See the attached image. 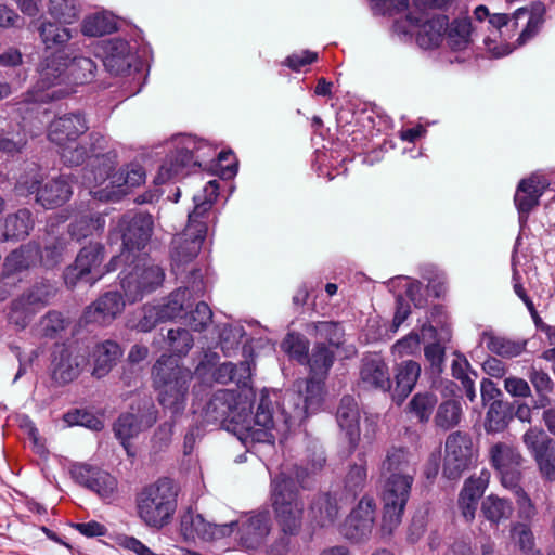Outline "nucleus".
Here are the masks:
<instances>
[{
    "label": "nucleus",
    "mask_w": 555,
    "mask_h": 555,
    "mask_svg": "<svg viewBox=\"0 0 555 555\" xmlns=\"http://www.w3.org/2000/svg\"><path fill=\"white\" fill-rule=\"evenodd\" d=\"M447 16L437 15L426 21L418 30L416 40L420 47L433 49L446 37Z\"/></svg>",
    "instance_id": "obj_37"
},
{
    "label": "nucleus",
    "mask_w": 555,
    "mask_h": 555,
    "mask_svg": "<svg viewBox=\"0 0 555 555\" xmlns=\"http://www.w3.org/2000/svg\"><path fill=\"white\" fill-rule=\"evenodd\" d=\"M153 232V219L149 214H125L113 227L109 240H121V251L109 261L108 271H115L121 262L131 263L138 257L134 253L142 250L149 243Z\"/></svg>",
    "instance_id": "obj_9"
},
{
    "label": "nucleus",
    "mask_w": 555,
    "mask_h": 555,
    "mask_svg": "<svg viewBox=\"0 0 555 555\" xmlns=\"http://www.w3.org/2000/svg\"><path fill=\"white\" fill-rule=\"evenodd\" d=\"M413 459V454H411L406 449H390L382 465L383 472L389 474L385 487H387L391 481H408L410 493L416 472Z\"/></svg>",
    "instance_id": "obj_22"
},
{
    "label": "nucleus",
    "mask_w": 555,
    "mask_h": 555,
    "mask_svg": "<svg viewBox=\"0 0 555 555\" xmlns=\"http://www.w3.org/2000/svg\"><path fill=\"white\" fill-rule=\"evenodd\" d=\"M122 354L124 350L114 340L107 339L95 344L90 353L93 363L91 375L98 379L105 377Z\"/></svg>",
    "instance_id": "obj_26"
},
{
    "label": "nucleus",
    "mask_w": 555,
    "mask_h": 555,
    "mask_svg": "<svg viewBox=\"0 0 555 555\" xmlns=\"http://www.w3.org/2000/svg\"><path fill=\"white\" fill-rule=\"evenodd\" d=\"M69 473L75 482L96 493L101 499H111L117 491V479L99 466L74 463Z\"/></svg>",
    "instance_id": "obj_16"
},
{
    "label": "nucleus",
    "mask_w": 555,
    "mask_h": 555,
    "mask_svg": "<svg viewBox=\"0 0 555 555\" xmlns=\"http://www.w3.org/2000/svg\"><path fill=\"white\" fill-rule=\"evenodd\" d=\"M474 28L468 16H460L446 26V41L453 51H464L473 43Z\"/></svg>",
    "instance_id": "obj_33"
},
{
    "label": "nucleus",
    "mask_w": 555,
    "mask_h": 555,
    "mask_svg": "<svg viewBox=\"0 0 555 555\" xmlns=\"http://www.w3.org/2000/svg\"><path fill=\"white\" fill-rule=\"evenodd\" d=\"M375 512L374 499L364 495L346 518L341 530L343 534L354 542L369 539L375 522Z\"/></svg>",
    "instance_id": "obj_17"
},
{
    "label": "nucleus",
    "mask_w": 555,
    "mask_h": 555,
    "mask_svg": "<svg viewBox=\"0 0 555 555\" xmlns=\"http://www.w3.org/2000/svg\"><path fill=\"white\" fill-rule=\"evenodd\" d=\"M478 451L469 434L451 433L446 439L442 474L450 480L459 479L477 461Z\"/></svg>",
    "instance_id": "obj_13"
},
{
    "label": "nucleus",
    "mask_w": 555,
    "mask_h": 555,
    "mask_svg": "<svg viewBox=\"0 0 555 555\" xmlns=\"http://www.w3.org/2000/svg\"><path fill=\"white\" fill-rule=\"evenodd\" d=\"M37 312L24 300L21 296L14 299L11 304L8 320L17 328H25Z\"/></svg>",
    "instance_id": "obj_52"
},
{
    "label": "nucleus",
    "mask_w": 555,
    "mask_h": 555,
    "mask_svg": "<svg viewBox=\"0 0 555 555\" xmlns=\"http://www.w3.org/2000/svg\"><path fill=\"white\" fill-rule=\"evenodd\" d=\"M60 24L61 23L52 22L47 18H39L35 23L39 38L47 51L55 50L54 53H59L60 51L68 52V49L65 47L73 38L72 30Z\"/></svg>",
    "instance_id": "obj_28"
},
{
    "label": "nucleus",
    "mask_w": 555,
    "mask_h": 555,
    "mask_svg": "<svg viewBox=\"0 0 555 555\" xmlns=\"http://www.w3.org/2000/svg\"><path fill=\"white\" fill-rule=\"evenodd\" d=\"M114 18L104 13H98L85 18L82 33L91 37H100L116 30Z\"/></svg>",
    "instance_id": "obj_49"
},
{
    "label": "nucleus",
    "mask_w": 555,
    "mask_h": 555,
    "mask_svg": "<svg viewBox=\"0 0 555 555\" xmlns=\"http://www.w3.org/2000/svg\"><path fill=\"white\" fill-rule=\"evenodd\" d=\"M125 309V300L118 292H107L88 306L82 314L85 323L111 324Z\"/></svg>",
    "instance_id": "obj_19"
},
{
    "label": "nucleus",
    "mask_w": 555,
    "mask_h": 555,
    "mask_svg": "<svg viewBox=\"0 0 555 555\" xmlns=\"http://www.w3.org/2000/svg\"><path fill=\"white\" fill-rule=\"evenodd\" d=\"M338 509L336 499L328 493L317 495L310 506L313 520L321 527L333 525L338 516Z\"/></svg>",
    "instance_id": "obj_38"
},
{
    "label": "nucleus",
    "mask_w": 555,
    "mask_h": 555,
    "mask_svg": "<svg viewBox=\"0 0 555 555\" xmlns=\"http://www.w3.org/2000/svg\"><path fill=\"white\" fill-rule=\"evenodd\" d=\"M243 326L224 324L219 332V344L224 356L230 357L235 351L244 335Z\"/></svg>",
    "instance_id": "obj_54"
},
{
    "label": "nucleus",
    "mask_w": 555,
    "mask_h": 555,
    "mask_svg": "<svg viewBox=\"0 0 555 555\" xmlns=\"http://www.w3.org/2000/svg\"><path fill=\"white\" fill-rule=\"evenodd\" d=\"M304 470H297L295 478L282 472L272 480L271 500L278 532L266 543L269 555H286L293 539L301 531L305 503L296 490L295 479L302 482Z\"/></svg>",
    "instance_id": "obj_2"
},
{
    "label": "nucleus",
    "mask_w": 555,
    "mask_h": 555,
    "mask_svg": "<svg viewBox=\"0 0 555 555\" xmlns=\"http://www.w3.org/2000/svg\"><path fill=\"white\" fill-rule=\"evenodd\" d=\"M212 312L209 306L201 301L196 305L186 318V324L196 332L204 331L211 322Z\"/></svg>",
    "instance_id": "obj_58"
},
{
    "label": "nucleus",
    "mask_w": 555,
    "mask_h": 555,
    "mask_svg": "<svg viewBox=\"0 0 555 555\" xmlns=\"http://www.w3.org/2000/svg\"><path fill=\"white\" fill-rule=\"evenodd\" d=\"M421 374V365L412 360L402 361L397 366L396 388L392 398L401 403L413 390Z\"/></svg>",
    "instance_id": "obj_34"
},
{
    "label": "nucleus",
    "mask_w": 555,
    "mask_h": 555,
    "mask_svg": "<svg viewBox=\"0 0 555 555\" xmlns=\"http://www.w3.org/2000/svg\"><path fill=\"white\" fill-rule=\"evenodd\" d=\"M176 509L177 491L168 478L144 486L135 495L137 516L147 528L160 530L168 526Z\"/></svg>",
    "instance_id": "obj_8"
},
{
    "label": "nucleus",
    "mask_w": 555,
    "mask_h": 555,
    "mask_svg": "<svg viewBox=\"0 0 555 555\" xmlns=\"http://www.w3.org/2000/svg\"><path fill=\"white\" fill-rule=\"evenodd\" d=\"M228 527L229 525L217 526L211 524L191 508L182 514L180 520V531L186 541H195L196 539L210 541L216 538L218 532L223 534V529Z\"/></svg>",
    "instance_id": "obj_25"
},
{
    "label": "nucleus",
    "mask_w": 555,
    "mask_h": 555,
    "mask_svg": "<svg viewBox=\"0 0 555 555\" xmlns=\"http://www.w3.org/2000/svg\"><path fill=\"white\" fill-rule=\"evenodd\" d=\"M521 465H515V467H506L499 469L501 477V483L504 488L511 490L513 493H517L518 490H524L520 487L521 480Z\"/></svg>",
    "instance_id": "obj_64"
},
{
    "label": "nucleus",
    "mask_w": 555,
    "mask_h": 555,
    "mask_svg": "<svg viewBox=\"0 0 555 555\" xmlns=\"http://www.w3.org/2000/svg\"><path fill=\"white\" fill-rule=\"evenodd\" d=\"M95 70L96 64L90 57H70L67 51L51 53L40 64L33 98L36 102L62 99L74 92V86L91 81Z\"/></svg>",
    "instance_id": "obj_3"
},
{
    "label": "nucleus",
    "mask_w": 555,
    "mask_h": 555,
    "mask_svg": "<svg viewBox=\"0 0 555 555\" xmlns=\"http://www.w3.org/2000/svg\"><path fill=\"white\" fill-rule=\"evenodd\" d=\"M116 154L106 153L95 155L91 160V167L83 169L82 184L90 189L89 193L100 199H112L114 191L108 188H118V193H125L122 186L134 188L145 180V171L140 165H129L120 172L114 173L116 167Z\"/></svg>",
    "instance_id": "obj_6"
},
{
    "label": "nucleus",
    "mask_w": 555,
    "mask_h": 555,
    "mask_svg": "<svg viewBox=\"0 0 555 555\" xmlns=\"http://www.w3.org/2000/svg\"><path fill=\"white\" fill-rule=\"evenodd\" d=\"M522 440L534 459L541 454H545V452L550 450V444L552 442L545 431L538 428H530L527 430Z\"/></svg>",
    "instance_id": "obj_55"
},
{
    "label": "nucleus",
    "mask_w": 555,
    "mask_h": 555,
    "mask_svg": "<svg viewBox=\"0 0 555 555\" xmlns=\"http://www.w3.org/2000/svg\"><path fill=\"white\" fill-rule=\"evenodd\" d=\"M193 375L171 356H162L153 366V380L159 404L171 416L180 415L186 405Z\"/></svg>",
    "instance_id": "obj_7"
},
{
    "label": "nucleus",
    "mask_w": 555,
    "mask_h": 555,
    "mask_svg": "<svg viewBox=\"0 0 555 555\" xmlns=\"http://www.w3.org/2000/svg\"><path fill=\"white\" fill-rule=\"evenodd\" d=\"M40 178L37 172L22 176L16 184L20 194L36 193V201L44 208H54L65 204L73 194L72 176L61 175L39 186Z\"/></svg>",
    "instance_id": "obj_12"
},
{
    "label": "nucleus",
    "mask_w": 555,
    "mask_h": 555,
    "mask_svg": "<svg viewBox=\"0 0 555 555\" xmlns=\"http://www.w3.org/2000/svg\"><path fill=\"white\" fill-rule=\"evenodd\" d=\"M409 498L408 481H391L384 488V514L380 526L383 535L390 537L400 526Z\"/></svg>",
    "instance_id": "obj_15"
},
{
    "label": "nucleus",
    "mask_w": 555,
    "mask_h": 555,
    "mask_svg": "<svg viewBox=\"0 0 555 555\" xmlns=\"http://www.w3.org/2000/svg\"><path fill=\"white\" fill-rule=\"evenodd\" d=\"M271 531V518L268 512L250 516L242 528V541L248 548H257L266 543Z\"/></svg>",
    "instance_id": "obj_30"
},
{
    "label": "nucleus",
    "mask_w": 555,
    "mask_h": 555,
    "mask_svg": "<svg viewBox=\"0 0 555 555\" xmlns=\"http://www.w3.org/2000/svg\"><path fill=\"white\" fill-rule=\"evenodd\" d=\"M282 349L292 359L298 361L300 364H306L309 343L304 336L295 333L288 334L282 343Z\"/></svg>",
    "instance_id": "obj_53"
},
{
    "label": "nucleus",
    "mask_w": 555,
    "mask_h": 555,
    "mask_svg": "<svg viewBox=\"0 0 555 555\" xmlns=\"http://www.w3.org/2000/svg\"><path fill=\"white\" fill-rule=\"evenodd\" d=\"M212 376L217 383H235L238 387L245 388L251 380V366L248 361L238 364L224 362L215 370Z\"/></svg>",
    "instance_id": "obj_35"
},
{
    "label": "nucleus",
    "mask_w": 555,
    "mask_h": 555,
    "mask_svg": "<svg viewBox=\"0 0 555 555\" xmlns=\"http://www.w3.org/2000/svg\"><path fill=\"white\" fill-rule=\"evenodd\" d=\"M38 261L39 246L35 243H29L12 251L3 263V283L9 284L7 280H9L11 275L36 266Z\"/></svg>",
    "instance_id": "obj_31"
},
{
    "label": "nucleus",
    "mask_w": 555,
    "mask_h": 555,
    "mask_svg": "<svg viewBox=\"0 0 555 555\" xmlns=\"http://www.w3.org/2000/svg\"><path fill=\"white\" fill-rule=\"evenodd\" d=\"M513 511L514 507L509 500L495 494L486 496L481 502L483 517L493 525H499L501 521L508 519Z\"/></svg>",
    "instance_id": "obj_40"
},
{
    "label": "nucleus",
    "mask_w": 555,
    "mask_h": 555,
    "mask_svg": "<svg viewBox=\"0 0 555 555\" xmlns=\"http://www.w3.org/2000/svg\"><path fill=\"white\" fill-rule=\"evenodd\" d=\"M162 312H159V309L157 306L152 305H145L142 308V317L139 319L137 328L140 332H150L152 328H154L158 323L164 322Z\"/></svg>",
    "instance_id": "obj_63"
},
{
    "label": "nucleus",
    "mask_w": 555,
    "mask_h": 555,
    "mask_svg": "<svg viewBox=\"0 0 555 555\" xmlns=\"http://www.w3.org/2000/svg\"><path fill=\"white\" fill-rule=\"evenodd\" d=\"M49 14L59 23L70 25L79 18L77 0H49Z\"/></svg>",
    "instance_id": "obj_46"
},
{
    "label": "nucleus",
    "mask_w": 555,
    "mask_h": 555,
    "mask_svg": "<svg viewBox=\"0 0 555 555\" xmlns=\"http://www.w3.org/2000/svg\"><path fill=\"white\" fill-rule=\"evenodd\" d=\"M61 149V157L64 164L69 166H79L88 157V153L85 146L75 143L65 145H57Z\"/></svg>",
    "instance_id": "obj_60"
},
{
    "label": "nucleus",
    "mask_w": 555,
    "mask_h": 555,
    "mask_svg": "<svg viewBox=\"0 0 555 555\" xmlns=\"http://www.w3.org/2000/svg\"><path fill=\"white\" fill-rule=\"evenodd\" d=\"M489 480L490 473L486 469L465 480L457 499V507L465 521L472 522L475 519L479 499L483 495Z\"/></svg>",
    "instance_id": "obj_21"
},
{
    "label": "nucleus",
    "mask_w": 555,
    "mask_h": 555,
    "mask_svg": "<svg viewBox=\"0 0 555 555\" xmlns=\"http://www.w3.org/2000/svg\"><path fill=\"white\" fill-rule=\"evenodd\" d=\"M104 259V246L100 243H91L85 246L77 255L74 264L64 272L65 284L73 288L79 281L90 285L98 282L105 273L109 272V263L102 268Z\"/></svg>",
    "instance_id": "obj_14"
},
{
    "label": "nucleus",
    "mask_w": 555,
    "mask_h": 555,
    "mask_svg": "<svg viewBox=\"0 0 555 555\" xmlns=\"http://www.w3.org/2000/svg\"><path fill=\"white\" fill-rule=\"evenodd\" d=\"M85 364V358L73 356L63 348L56 353L52 361V379L59 385H66L77 378Z\"/></svg>",
    "instance_id": "obj_29"
},
{
    "label": "nucleus",
    "mask_w": 555,
    "mask_h": 555,
    "mask_svg": "<svg viewBox=\"0 0 555 555\" xmlns=\"http://www.w3.org/2000/svg\"><path fill=\"white\" fill-rule=\"evenodd\" d=\"M55 292L56 289L52 284L41 282L23 293L21 298L38 312L49 304L50 299L55 295Z\"/></svg>",
    "instance_id": "obj_47"
},
{
    "label": "nucleus",
    "mask_w": 555,
    "mask_h": 555,
    "mask_svg": "<svg viewBox=\"0 0 555 555\" xmlns=\"http://www.w3.org/2000/svg\"><path fill=\"white\" fill-rule=\"evenodd\" d=\"M310 327L319 338L327 340L331 346L338 347L343 341L344 330L338 323L322 321L312 323Z\"/></svg>",
    "instance_id": "obj_56"
},
{
    "label": "nucleus",
    "mask_w": 555,
    "mask_h": 555,
    "mask_svg": "<svg viewBox=\"0 0 555 555\" xmlns=\"http://www.w3.org/2000/svg\"><path fill=\"white\" fill-rule=\"evenodd\" d=\"M104 228L105 218L102 215H82L70 223L69 234L73 238L80 241L103 232Z\"/></svg>",
    "instance_id": "obj_43"
},
{
    "label": "nucleus",
    "mask_w": 555,
    "mask_h": 555,
    "mask_svg": "<svg viewBox=\"0 0 555 555\" xmlns=\"http://www.w3.org/2000/svg\"><path fill=\"white\" fill-rule=\"evenodd\" d=\"M219 183L211 180L204 186L203 195H194V209L189 214V223L183 234H178L171 243V267L178 276L184 272V267L199 253L206 236L207 225L201 219L210 210L218 196Z\"/></svg>",
    "instance_id": "obj_5"
},
{
    "label": "nucleus",
    "mask_w": 555,
    "mask_h": 555,
    "mask_svg": "<svg viewBox=\"0 0 555 555\" xmlns=\"http://www.w3.org/2000/svg\"><path fill=\"white\" fill-rule=\"evenodd\" d=\"M462 417V404L459 400L450 399L437 408L434 422L441 429H450L459 425Z\"/></svg>",
    "instance_id": "obj_44"
},
{
    "label": "nucleus",
    "mask_w": 555,
    "mask_h": 555,
    "mask_svg": "<svg viewBox=\"0 0 555 555\" xmlns=\"http://www.w3.org/2000/svg\"><path fill=\"white\" fill-rule=\"evenodd\" d=\"M157 420L156 411L153 406L140 414L126 413L118 417L114 425V433L120 440L125 449L128 448V441L138 436L142 430L152 427Z\"/></svg>",
    "instance_id": "obj_24"
},
{
    "label": "nucleus",
    "mask_w": 555,
    "mask_h": 555,
    "mask_svg": "<svg viewBox=\"0 0 555 555\" xmlns=\"http://www.w3.org/2000/svg\"><path fill=\"white\" fill-rule=\"evenodd\" d=\"M437 402V396L431 392L416 393L409 402V410L418 422L427 423Z\"/></svg>",
    "instance_id": "obj_48"
},
{
    "label": "nucleus",
    "mask_w": 555,
    "mask_h": 555,
    "mask_svg": "<svg viewBox=\"0 0 555 555\" xmlns=\"http://www.w3.org/2000/svg\"><path fill=\"white\" fill-rule=\"evenodd\" d=\"M215 156V150L206 141L192 135H182L173 141V150L166 156L155 178L165 183L178 176L189 173L193 167H201Z\"/></svg>",
    "instance_id": "obj_10"
},
{
    "label": "nucleus",
    "mask_w": 555,
    "mask_h": 555,
    "mask_svg": "<svg viewBox=\"0 0 555 555\" xmlns=\"http://www.w3.org/2000/svg\"><path fill=\"white\" fill-rule=\"evenodd\" d=\"M481 343L486 345L489 351L504 358H513L519 356L526 344L516 341L504 336H499L492 332H483L481 334Z\"/></svg>",
    "instance_id": "obj_39"
},
{
    "label": "nucleus",
    "mask_w": 555,
    "mask_h": 555,
    "mask_svg": "<svg viewBox=\"0 0 555 555\" xmlns=\"http://www.w3.org/2000/svg\"><path fill=\"white\" fill-rule=\"evenodd\" d=\"M88 129L89 125L83 114H65L50 124L48 138L56 145H65L75 143Z\"/></svg>",
    "instance_id": "obj_18"
},
{
    "label": "nucleus",
    "mask_w": 555,
    "mask_h": 555,
    "mask_svg": "<svg viewBox=\"0 0 555 555\" xmlns=\"http://www.w3.org/2000/svg\"><path fill=\"white\" fill-rule=\"evenodd\" d=\"M274 403L267 390H262L256 413L250 415V403L242 399L234 390L216 391L204 408L207 423H220L232 431L246 447L249 443H272L276 435H284L289 429L286 409L276 413Z\"/></svg>",
    "instance_id": "obj_1"
},
{
    "label": "nucleus",
    "mask_w": 555,
    "mask_h": 555,
    "mask_svg": "<svg viewBox=\"0 0 555 555\" xmlns=\"http://www.w3.org/2000/svg\"><path fill=\"white\" fill-rule=\"evenodd\" d=\"M34 228V219L30 210L23 208L5 217L0 225V240H24Z\"/></svg>",
    "instance_id": "obj_32"
},
{
    "label": "nucleus",
    "mask_w": 555,
    "mask_h": 555,
    "mask_svg": "<svg viewBox=\"0 0 555 555\" xmlns=\"http://www.w3.org/2000/svg\"><path fill=\"white\" fill-rule=\"evenodd\" d=\"M359 374L360 385L364 389H376L386 392L391 388L389 367L378 353L363 357Z\"/></svg>",
    "instance_id": "obj_20"
},
{
    "label": "nucleus",
    "mask_w": 555,
    "mask_h": 555,
    "mask_svg": "<svg viewBox=\"0 0 555 555\" xmlns=\"http://www.w3.org/2000/svg\"><path fill=\"white\" fill-rule=\"evenodd\" d=\"M191 291L188 287H179L172 292L167 301L157 305L159 312H162L163 321L173 320L181 317L185 309L190 306Z\"/></svg>",
    "instance_id": "obj_42"
},
{
    "label": "nucleus",
    "mask_w": 555,
    "mask_h": 555,
    "mask_svg": "<svg viewBox=\"0 0 555 555\" xmlns=\"http://www.w3.org/2000/svg\"><path fill=\"white\" fill-rule=\"evenodd\" d=\"M511 420L509 408L501 400H494L486 414L485 430L488 434L503 431Z\"/></svg>",
    "instance_id": "obj_45"
},
{
    "label": "nucleus",
    "mask_w": 555,
    "mask_h": 555,
    "mask_svg": "<svg viewBox=\"0 0 555 555\" xmlns=\"http://www.w3.org/2000/svg\"><path fill=\"white\" fill-rule=\"evenodd\" d=\"M166 341L170 351L178 356H185L193 347V337L185 328H170L167 332Z\"/></svg>",
    "instance_id": "obj_51"
},
{
    "label": "nucleus",
    "mask_w": 555,
    "mask_h": 555,
    "mask_svg": "<svg viewBox=\"0 0 555 555\" xmlns=\"http://www.w3.org/2000/svg\"><path fill=\"white\" fill-rule=\"evenodd\" d=\"M334 358V351L324 343L315 344L306 361L310 367L311 377L306 382H297L295 384L297 390H289L284 395L283 408L286 409V404L289 406V411L286 410L289 424L307 417L319 409L323 395L322 379L332 367Z\"/></svg>",
    "instance_id": "obj_4"
},
{
    "label": "nucleus",
    "mask_w": 555,
    "mask_h": 555,
    "mask_svg": "<svg viewBox=\"0 0 555 555\" xmlns=\"http://www.w3.org/2000/svg\"><path fill=\"white\" fill-rule=\"evenodd\" d=\"M546 188V180L538 175H532L519 182L514 202L519 212L520 222H525L529 212L539 205L540 197Z\"/></svg>",
    "instance_id": "obj_23"
},
{
    "label": "nucleus",
    "mask_w": 555,
    "mask_h": 555,
    "mask_svg": "<svg viewBox=\"0 0 555 555\" xmlns=\"http://www.w3.org/2000/svg\"><path fill=\"white\" fill-rule=\"evenodd\" d=\"M512 535L524 554L537 551L533 533L527 525L516 524L512 529Z\"/></svg>",
    "instance_id": "obj_61"
},
{
    "label": "nucleus",
    "mask_w": 555,
    "mask_h": 555,
    "mask_svg": "<svg viewBox=\"0 0 555 555\" xmlns=\"http://www.w3.org/2000/svg\"><path fill=\"white\" fill-rule=\"evenodd\" d=\"M66 244L62 240H56L47 245L43 251L39 250V263L48 269H52L63 261Z\"/></svg>",
    "instance_id": "obj_57"
},
{
    "label": "nucleus",
    "mask_w": 555,
    "mask_h": 555,
    "mask_svg": "<svg viewBox=\"0 0 555 555\" xmlns=\"http://www.w3.org/2000/svg\"><path fill=\"white\" fill-rule=\"evenodd\" d=\"M103 65L113 74H119L129 67L127 60L129 46L121 39L108 40L104 46Z\"/></svg>",
    "instance_id": "obj_36"
},
{
    "label": "nucleus",
    "mask_w": 555,
    "mask_h": 555,
    "mask_svg": "<svg viewBox=\"0 0 555 555\" xmlns=\"http://www.w3.org/2000/svg\"><path fill=\"white\" fill-rule=\"evenodd\" d=\"M127 268L120 272V285L124 289L126 299L133 304L144 296L159 287L165 279V273L162 267L139 259L131 263V260L126 262Z\"/></svg>",
    "instance_id": "obj_11"
},
{
    "label": "nucleus",
    "mask_w": 555,
    "mask_h": 555,
    "mask_svg": "<svg viewBox=\"0 0 555 555\" xmlns=\"http://www.w3.org/2000/svg\"><path fill=\"white\" fill-rule=\"evenodd\" d=\"M528 377L539 395L535 408H545L550 403L547 393L553 389V382L550 375L532 366L528 373Z\"/></svg>",
    "instance_id": "obj_50"
},
{
    "label": "nucleus",
    "mask_w": 555,
    "mask_h": 555,
    "mask_svg": "<svg viewBox=\"0 0 555 555\" xmlns=\"http://www.w3.org/2000/svg\"><path fill=\"white\" fill-rule=\"evenodd\" d=\"M336 418L348 438L350 448L354 450L360 440V411L353 397L345 396L341 398Z\"/></svg>",
    "instance_id": "obj_27"
},
{
    "label": "nucleus",
    "mask_w": 555,
    "mask_h": 555,
    "mask_svg": "<svg viewBox=\"0 0 555 555\" xmlns=\"http://www.w3.org/2000/svg\"><path fill=\"white\" fill-rule=\"evenodd\" d=\"M366 482V468L364 465H353L350 467L346 480H345V487L346 489L357 494L359 491H361Z\"/></svg>",
    "instance_id": "obj_62"
},
{
    "label": "nucleus",
    "mask_w": 555,
    "mask_h": 555,
    "mask_svg": "<svg viewBox=\"0 0 555 555\" xmlns=\"http://www.w3.org/2000/svg\"><path fill=\"white\" fill-rule=\"evenodd\" d=\"M489 459L491 465L496 469L515 467L521 465L522 457L518 450L511 443L499 441L489 449Z\"/></svg>",
    "instance_id": "obj_41"
},
{
    "label": "nucleus",
    "mask_w": 555,
    "mask_h": 555,
    "mask_svg": "<svg viewBox=\"0 0 555 555\" xmlns=\"http://www.w3.org/2000/svg\"><path fill=\"white\" fill-rule=\"evenodd\" d=\"M43 336L53 338L66 327V320L57 311L48 312L40 322Z\"/></svg>",
    "instance_id": "obj_59"
}]
</instances>
